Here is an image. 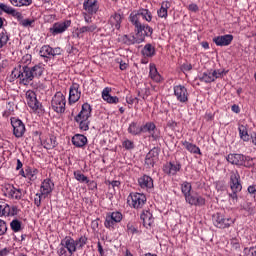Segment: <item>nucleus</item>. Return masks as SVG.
Here are the masks:
<instances>
[{
	"label": "nucleus",
	"instance_id": "1",
	"mask_svg": "<svg viewBox=\"0 0 256 256\" xmlns=\"http://www.w3.org/2000/svg\"><path fill=\"white\" fill-rule=\"evenodd\" d=\"M141 19L151 22L153 15L148 9H140L137 12L130 14V22L135 27L136 37L134 35H122L118 39L120 43L124 45H135V43H143V26L141 25Z\"/></svg>",
	"mask_w": 256,
	"mask_h": 256
},
{
	"label": "nucleus",
	"instance_id": "2",
	"mask_svg": "<svg viewBox=\"0 0 256 256\" xmlns=\"http://www.w3.org/2000/svg\"><path fill=\"white\" fill-rule=\"evenodd\" d=\"M45 68L41 64L34 65L33 67H29L27 65L20 66L19 69H14L12 71V75L19 79L20 85H31V81L35 79V77H41Z\"/></svg>",
	"mask_w": 256,
	"mask_h": 256
},
{
	"label": "nucleus",
	"instance_id": "3",
	"mask_svg": "<svg viewBox=\"0 0 256 256\" xmlns=\"http://www.w3.org/2000/svg\"><path fill=\"white\" fill-rule=\"evenodd\" d=\"M191 189V183H182L181 191L185 197L186 203H189V205H194L195 207H203V205H205V198L200 195H192Z\"/></svg>",
	"mask_w": 256,
	"mask_h": 256
},
{
	"label": "nucleus",
	"instance_id": "4",
	"mask_svg": "<svg viewBox=\"0 0 256 256\" xmlns=\"http://www.w3.org/2000/svg\"><path fill=\"white\" fill-rule=\"evenodd\" d=\"M230 189L232 190V193L229 194L230 197V205L235 206L237 205V193L243 189V186H241V182H239V175L235 172H232L230 176Z\"/></svg>",
	"mask_w": 256,
	"mask_h": 256
},
{
	"label": "nucleus",
	"instance_id": "5",
	"mask_svg": "<svg viewBox=\"0 0 256 256\" xmlns=\"http://www.w3.org/2000/svg\"><path fill=\"white\" fill-rule=\"evenodd\" d=\"M128 205L133 209H143L145 203H147V196L141 193H130L127 198Z\"/></svg>",
	"mask_w": 256,
	"mask_h": 256
},
{
	"label": "nucleus",
	"instance_id": "6",
	"mask_svg": "<svg viewBox=\"0 0 256 256\" xmlns=\"http://www.w3.org/2000/svg\"><path fill=\"white\" fill-rule=\"evenodd\" d=\"M65 105H67V100L62 92H57L51 101V107L55 113H65Z\"/></svg>",
	"mask_w": 256,
	"mask_h": 256
},
{
	"label": "nucleus",
	"instance_id": "7",
	"mask_svg": "<svg viewBox=\"0 0 256 256\" xmlns=\"http://www.w3.org/2000/svg\"><path fill=\"white\" fill-rule=\"evenodd\" d=\"M223 73H225V70H214L213 72H204L202 77L200 78V81H203L204 83H213L215 79H221V77H223Z\"/></svg>",
	"mask_w": 256,
	"mask_h": 256
},
{
	"label": "nucleus",
	"instance_id": "8",
	"mask_svg": "<svg viewBox=\"0 0 256 256\" xmlns=\"http://www.w3.org/2000/svg\"><path fill=\"white\" fill-rule=\"evenodd\" d=\"M174 95L180 103H187L189 101L187 88L183 85L174 86Z\"/></svg>",
	"mask_w": 256,
	"mask_h": 256
},
{
	"label": "nucleus",
	"instance_id": "9",
	"mask_svg": "<svg viewBox=\"0 0 256 256\" xmlns=\"http://www.w3.org/2000/svg\"><path fill=\"white\" fill-rule=\"evenodd\" d=\"M11 125L13 127L15 137L19 138L22 135H25V124H23V121L17 118H11Z\"/></svg>",
	"mask_w": 256,
	"mask_h": 256
},
{
	"label": "nucleus",
	"instance_id": "10",
	"mask_svg": "<svg viewBox=\"0 0 256 256\" xmlns=\"http://www.w3.org/2000/svg\"><path fill=\"white\" fill-rule=\"evenodd\" d=\"M68 27H71V20L57 22L50 28V33H52V35H59L61 33H65Z\"/></svg>",
	"mask_w": 256,
	"mask_h": 256
},
{
	"label": "nucleus",
	"instance_id": "11",
	"mask_svg": "<svg viewBox=\"0 0 256 256\" xmlns=\"http://www.w3.org/2000/svg\"><path fill=\"white\" fill-rule=\"evenodd\" d=\"M141 133H149L154 141H157L160 137L159 133H157V127L153 122H147L145 125L141 126Z\"/></svg>",
	"mask_w": 256,
	"mask_h": 256
},
{
	"label": "nucleus",
	"instance_id": "12",
	"mask_svg": "<svg viewBox=\"0 0 256 256\" xmlns=\"http://www.w3.org/2000/svg\"><path fill=\"white\" fill-rule=\"evenodd\" d=\"M158 159H159V149L153 148L146 155L145 163H146L147 167L151 168V167H154V165H155V163H157Z\"/></svg>",
	"mask_w": 256,
	"mask_h": 256
},
{
	"label": "nucleus",
	"instance_id": "13",
	"mask_svg": "<svg viewBox=\"0 0 256 256\" xmlns=\"http://www.w3.org/2000/svg\"><path fill=\"white\" fill-rule=\"evenodd\" d=\"M83 9L84 13H88V15H95V13L99 11L97 0H85L83 3Z\"/></svg>",
	"mask_w": 256,
	"mask_h": 256
},
{
	"label": "nucleus",
	"instance_id": "14",
	"mask_svg": "<svg viewBox=\"0 0 256 256\" xmlns=\"http://www.w3.org/2000/svg\"><path fill=\"white\" fill-rule=\"evenodd\" d=\"M89 117H91V105L85 103L82 105L80 113L75 117V121L76 123H79L81 119L89 120Z\"/></svg>",
	"mask_w": 256,
	"mask_h": 256
},
{
	"label": "nucleus",
	"instance_id": "15",
	"mask_svg": "<svg viewBox=\"0 0 256 256\" xmlns=\"http://www.w3.org/2000/svg\"><path fill=\"white\" fill-rule=\"evenodd\" d=\"M97 31V24H88L76 29L78 39H81L85 33H95Z\"/></svg>",
	"mask_w": 256,
	"mask_h": 256
},
{
	"label": "nucleus",
	"instance_id": "16",
	"mask_svg": "<svg viewBox=\"0 0 256 256\" xmlns=\"http://www.w3.org/2000/svg\"><path fill=\"white\" fill-rule=\"evenodd\" d=\"M61 245L67 249V251L70 253V255L73 256V253L77 251V247L75 244V240L71 238L70 236H66L62 241Z\"/></svg>",
	"mask_w": 256,
	"mask_h": 256
},
{
	"label": "nucleus",
	"instance_id": "17",
	"mask_svg": "<svg viewBox=\"0 0 256 256\" xmlns=\"http://www.w3.org/2000/svg\"><path fill=\"white\" fill-rule=\"evenodd\" d=\"M163 171L166 175H177L178 171H181V164L170 162L164 165Z\"/></svg>",
	"mask_w": 256,
	"mask_h": 256
},
{
	"label": "nucleus",
	"instance_id": "18",
	"mask_svg": "<svg viewBox=\"0 0 256 256\" xmlns=\"http://www.w3.org/2000/svg\"><path fill=\"white\" fill-rule=\"evenodd\" d=\"M140 219L146 229L151 227L155 221V219L153 218V214H151L149 210H144L140 216Z\"/></svg>",
	"mask_w": 256,
	"mask_h": 256
},
{
	"label": "nucleus",
	"instance_id": "19",
	"mask_svg": "<svg viewBox=\"0 0 256 256\" xmlns=\"http://www.w3.org/2000/svg\"><path fill=\"white\" fill-rule=\"evenodd\" d=\"M102 99L106 101V103L117 104L119 103V98L117 96H111V88L106 87L102 91Z\"/></svg>",
	"mask_w": 256,
	"mask_h": 256
},
{
	"label": "nucleus",
	"instance_id": "20",
	"mask_svg": "<svg viewBox=\"0 0 256 256\" xmlns=\"http://www.w3.org/2000/svg\"><path fill=\"white\" fill-rule=\"evenodd\" d=\"M81 99V92L79 91V85L74 84L70 88L69 103H77Z\"/></svg>",
	"mask_w": 256,
	"mask_h": 256
},
{
	"label": "nucleus",
	"instance_id": "21",
	"mask_svg": "<svg viewBox=\"0 0 256 256\" xmlns=\"http://www.w3.org/2000/svg\"><path fill=\"white\" fill-rule=\"evenodd\" d=\"M138 183L142 189H153V178L144 175L138 179Z\"/></svg>",
	"mask_w": 256,
	"mask_h": 256
},
{
	"label": "nucleus",
	"instance_id": "22",
	"mask_svg": "<svg viewBox=\"0 0 256 256\" xmlns=\"http://www.w3.org/2000/svg\"><path fill=\"white\" fill-rule=\"evenodd\" d=\"M27 104L31 109H39V100H37V95L34 92H27Z\"/></svg>",
	"mask_w": 256,
	"mask_h": 256
},
{
	"label": "nucleus",
	"instance_id": "23",
	"mask_svg": "<svg viewBox=\"0 0 256 256\" xmlns=\"http://www.w3.org/2000/svg\"><path fill=\"white\" fill-rule=\"evenodd\" d=\"M72 144L75 147H85L87 145V137L83 134H76L72 137Z\"/></svg>",
	"mask_w": 256,
	"mask_h": 256
},
{
	"label": "nucleus",
	"instance_id": "24",
	"mask_svg": "<svg viewBox=\"0 0 256 256\" xmlns=\"http://www.w3.org/2000/svg\"><path fill=\"white\" fill-rule=\"evenodd\" d=\"M53 191V182L47 179L42 182L41 185V195H49Z\"/></svg>",
	"mask_w": 256,
	"mask_h": 256
},
{
	"label": "nucleus",
	"instance_id": "25",
	"mask_svg": "<svg viewBox=\"0 0 256 256\" xmlns=\"http://www.w3.org/2000/svg\"><path fill=\"white\" fill-rule=\"evenodd\" d=\"M182 145L185 147V149H187V151H189V153L201 155V149H199L197 145L187 141H184Z\"/></svg>",
	"mask_w": 256,
	"mask_h": 256
},
{
	"label": "nucleus",
	"instance_id": "26",
	"mask_svg": "<svg viewBox=\"0 0 256 256\" xmlns=\"http://www.w3.org/2000/svg\"><path fill=\"white\" fill-rule=\"evenodd\" d=\"M150 78L156 83H161V74L157 71V68L154 65H150Z\"/></svg>",
	"mask_w": 256,
	"mask_h": 256
},
{
	"label": "nucleus",
	"instance_id": "27",
	"mask_svg": "<svg viewBox=\"0 0 256 256\" xmlns=\"http://www.w3.org/2000/svg\"><path fill=\"white\" fill-rule=\"evenodd\" d=\"M214 225L218 227L219 229L225 228V218L219 213L215 214L213 216Z\"/></svg>",
	"mask_w": 256,
	"mask_h": 256
},
{
	"label": "nucleus",
	"instance_id": "28",
	"mask_svg": "<svg viewBox=\"0 0 256 256\" xmlns=\"http://www.w3.org/2000/svg\"><path fill=\"white\" fill-rule=\"evenodd\" d=\"M122 19H123V17H121L120 14H114L110 18V24L112 25V27L114 26L116 29H121Z\"/></svg>",
	"mask_w": 256,
	"mask_h": 256
},
{
	"label": "nucleus",
	"instance_id": "29",
	"mask_svg": "<svg viewBox=\"0 0 256 256\" xmlns=\"http://www.w3.org/2000/svg\"><path fill=\"white\" fill-rule=\"evenodd\" d=\"M142 55H144V57H153V55H155V47L151 44H146L142 49Z\"/></svg>",
	"mask_w": 256,
	"mask_h": 256
},
{
	"label": "nucleus",
	"instance_id": "30",
	"mask_svg": "<svg viewBox=\"0 0 256 256\" xmlns=\"http://www.w3.org/2000/svg\"><path fill=\"white\" fill-rule=\"evenodd\" d=\"M171 7L169 2H163L161 8L158 10V17L167 19V9Z\"/></svg>",
	"mask_w": 256,
	"mask_h": 256
},
{
	"label": "nucleus",
	"instance_id": "31",
	"mask_svg": "<svg viewBox=\"0 0 256 256\" xmlns=\"http://www.w3.org/2000/svg\"><path fill=\"white\" fill-rule=\"evenodd\" d=\"M242 158L243 156L240 154H230L226 159L228 163H231L232 165H239Z\"/></svg>",
	"mask_w": 256,
	"mask_h": 256
},
{
	"label": "nucleus",
	"instance_id": "32",
	"mask_svg": "<svg viewBox=\"0 0 256 256\" xmlns=\"http://www.w3.org/2000/svg\"><path fill=\"white\" fill-rule=\"evenodd\" d=\"M128 133L131 135H141V127L136 122H132L128 127Z\"/></svg>",
	"mask_w": 256,
	"mask_h": 256
},
{
	"label": "nucleus",
	"instance_id": "33",
	"mask_svg": "<svg viewBox=\"0 0 256 256\" xmlns=\"http://www.w3.org/2000/svg\"><path fill=\"white\" fill-rule=\"evenodd\" d=\"M106 219H111L116 223H121L123 214H121V212H112L111 214H107Z\"/></svg>",
	"mask_w": 256,
	"mask_h": 256
},
{
	"label": "nucleus",
	"instance_id": "34",
	"mask_svg": "<svg viewBox=\"0 0 256 256\" xmlns=\"http://www.w3.org/2000/svg\"><path fill=\"white\" fill-rule=\"evenodd\" d=\"M53 48H51L49 45H44L40 49V57H49L52 55Z\"/></svg>",
	"mask_w": 256,
	"mask_h": 256
},
{
	"label": "nucleus",
	"instance_id": "35",
	"mask_svg": "<svg viewBox=\"0 0 256 256\" xmlns=\"http://www.w3.org/2000/svg\"><path fill=\"white\" fill-rule=\"evenodd\" d=\"M140 25L142 26V35L143 37V41H145V37H151V35H153V28H151L149 25H143L140 22Z\"/></svg>",
	"mask_w": 256,
	"mask_h": 256
},
{
	"label": "nucleus",
	"instance_id": "36",
	"mask_svg": "<svg viewBox=\"0 0 256 256\" xmlns=\"http://www.w3.org/2000/svg\"><path fill=\"white\" fill-rule=\"evenodd\" d=\"M21 225H22V222L19 221L18 219H14L10 223V227L12 231H14V233H19V231H21L22 229Z\"/></svg>",
	"mask_w": 256,
	"mask_h": 256
},
{
	"label": "nucleus",
	"instance_id": "37",
	"mask_svg": "<svg viewBox=\"0 0 256 256\" xmlns=\"http://www.w3.org/2000/svg\"><path fill=\"white\" fill-rule=\"evenodd\" d=\"M74 177L76 181H79L80 183H89V178H87L85 174L81 173V171H75Z\"/></svg>",
	"mask_w": 256,
	"mask_h": 256
},
{
	"label": "nucleus",
	"instance_id": "38",
	"mask_svg": "<svg viewBox=\"0 0 256 256\" xmlns=\"http://www.w3.org/2000/svg\"><path fill=\"white\" fill-rule=\"evenodd\" d=\"M42 145L45 149H54V147L57 146V142L53 138H48L42 143Z\"/></svg>",
	"mask_w": 256,
	"mask_h": 256
},
{
	"label": "nucleus",
	"instance_id": "39",
	"mask_svg": "<svg viewBox=\"0 0 256 256\" xmlns=\"http://www.w3.org/2000/svg\"><path fill=\"white\" fill-rule=\"evenodd\" d=\"M74 241H75L76 249H83V247L87 245V237L85 236H81L80 238Z\"/></svg>",
	"mask_w": 256,
	"mask_h": 256
},
{
	"label": "nucleus",
	"instance_id": "40",
	"mask_svg": "<svg viewBox=\"0 0 256 256\" xmlns=\"http://www.w3.org/2000/svg\"><path fill=\"white\" fill-rule=\"evenodd\" d=\"M7 213H9V204L0 201V217H7Z\"/></svg>",
	"mask_w": 256,
	"mask_h": 256
},
{
	"label": "nucleus",
	"instance_id": "41",
	"mask_svg": "<svg viewBox=\"0 0 256 256\" xmlns=\"http://www.w3.org/2000/svg\"><path fill=\"white\" fill-rule=\"evenodd\" d=\"M233 236L230 238V244L234 249H239V240L236 238L237 237V230L233 229L232 230Z\"/></svg>",
	"mask_w": 256,
	"mask_h": 256
},
{
	"label": "nucleus",
	"instance_id": "42",
	"mask_svg": "<svg viewBox=\"0 0 256 256\" xmlns=\"http://www.w3.org/2000/svg\"><path fill=\"white\" fill-rule=\"evenodd\" d=\"M8 41H9V35H7V32L0 33V49H3V47L7 45Z\"/></svg>",
	"mask_w": 256,
	"mask_h": 256
},
{
	"label": "nucleus",
	"instance_id": "43",
	"mask_svg": "<svg viewBox=\"0 0 256 256\" xmlns=\"http://www.w3.org/2000/svg\"><path fill=\"white\" fill-rule=\"evenodd\" d=\"M244 211H247V213H249V215H255V205H253V203L248 202L246 203V205L243 207Z\"/></svg>",
	"mask_w": 256,
	"mask_h": 256
},
{
	"label": "nucleus",
	"instance_id": "44",
	"mask_svg": "<svg viewBox=\"0 0 256 256\" xmlns=\"http://www.w3.org/2000/svg\"><path fill=\"white\" fill-rule=\"evenodd\" d=\"M239 133H240V137H241V139H243V141H249V134L247 133V128H245V126L239 127Z\"/></svg>",
	"mask_w": 256,
	"mask_h": 256
},
{
	"label": "nucleus",
	"instance_id": "45",
	"mask_svg": "<svg viewBox=\"0 0 256 256\" xmlns=\"http://www.w3.org/2000/svg\"><path fill=\"white\" fill-rule=\"evenodd\" d=\"M149 95H151V90L149 87H145L144 89L138 91V96L142 97V99H147Z\"/></svg>",
	"mask_w": 256,
	"mask_h": 256
},
{
	"label": "nucleus",
	"instance_id": "46",
	"mask_svg": "<svg viewBox=\"0 0 256 256\" xmlns=\"http://www.w3.org/2000/svg\"><path fill=\"white\" fill-rule=\"evenodd\" d=\"M79 127L82 131H89V120L81 119L79 121Z\"/></svg>",
	"mask_w": 256,
	"mask_h": 256
},
{
	"label": "nucleus",
	"instance_id": "47",
	"mask_svg": "<svg viewBox=\"0 0 256 256\" xmlns=\"http://www.w3.org/2000/svg\"><path fill=\"white\" fill-rule=\"evenodd\" d=\"M8 15H12V17H15L18 21H22L23 19V14H21V12H17L14 8L10 10Z\"/></svg>",
	"mask_w": 256,
	"mask_h": 256
},
{
	"label": "nucleus",
	"instance_id": "48",
	"mask_svg": "<svg viewBox=\"0 0 256 256\" xmlns=\"http://www.w3.org/2000/svg\"><path fill=\"white\" fill-rule=\"evenodd\" d=\"M58 255L59 256H72L70 252H67V248L61 244L58 249Z\"/></svg>",
	"mask_w": 256,
	"mask_h": 256
},
{
	"label": "nucleus",
	"instance_id": "49",
	"mask_svg": "<svg viewBox=\"0 0 256 256\" xmlns=\"http://www.w3.org/2000/svg\"><path fill=\"white\" fill-rule=\"evenodd\" d=\"M214 43L219 47H223L225 45V36H218L213 39Z\"/></svg>",
	"mask_w": 256,
	"mask_h": 256
},
{
	"label": "nucleus",
	"instance_id": "50",
	"mask_svg": "<svg viewBox=\"0 0 256 256\" xmlns=\"http://www.w3.org/2000/svg\"><path fill=\"white\" fill-rule=\"evenodd\" d=\"M19 213V209L17 208V206H9V213L6 214V217H13L15 215H17Z\"/></svg>",
	"mask_w": 256,
	"mask_h": 256
},
{
	"label": "nucleus",
	"instance_id": "51",
	"mask_svg": "<svg viewBox=\"0 0 256 256\" xmlns=\"http://www.w3.org/2000/svg\"><path fill=\"white\" fill-rule=\"evenodd\" d=\"M7 233V223L0 219V236Z\"/></svg>",
	"mask_w": 256,
	"mask_h": 256
},
{
	"label": "nucleus",
	"instance_id": "52",
	"mask_svg": "<svg viewBox=\"0 0 256 256\" xmlns=\"http://www.w3.org/2000/svg\"><path fill=\"white\" fill-rule=\"evenodd\" d=\"M123 147H125V149L131 150V149H135V144L131 140H125L123 142Z\"/></svg>",
	"mask_w": 256,
	"mask_h": 256
},
{
	"label": "nucleus",
	"instance_id": "53",
	"mask_svg": "<svg viewBox=\"0 0 256 256\" xmlns=\"http://www.w3.org/2000/svg\"><path fill=\"white\" fill-rule=\"evenodd\" d=\"M17 188L13 187V186H9L7 188V191H6V195H8V197H11L12 199L15 198V191H16Z\"/></svg>",
	"mask_w": 256,
	"mask_h": 256
},
{
	"label": "nucleus",
	"instance_id": "54",
	"mask_svg": "<svg viewBox=\"0 0 256 256\" xmlns=\"http://www.w3.org/2000/svg\"><path fill=\"white\" fill-rule=\"evenodd\" d=\"M116 222H114L112 219L106 218L104 225L107 229H113L115 227Z\"/></svg>",
	"mask_w": 256,
	"mask_h": 256
},
{
	"label": "nucleus",
	"instance_id": "55",
	"mask_svg": "<svg viewBox=\"0 0 256 256\" xmlns=\"http://www.w3.org/2000/svg\"><path fill=\"white\" fill-rule=\"evenodd\" d=\"M0 9L2 12L7 13L9 15L10 11L13 9L10 6H7L6 4L0 3Z\"/></svg>",
	"mask_w": 256,
	"mask_h": 256
},
{
	"label": "nucleus",
	"instance_id": "56",
	"mask_svg": "<svg viewBox=\"0 0 256 256\" xmlns=\"http://www.w3.org/2000/svg\"><path fill=\"white\" fill-rule=\"evenodd\" d=\"M83 17H84V20H85V23H87L88 25L90 23H92V17H93V14H89L87 12H83Z\"/></svg>",
	"mask_w": 256,
	"mask_h": 256
},
{
	"label": "nucleus",
	"instance_id": "57",
	"mask_svg": "<svg viewBox=\"0 0 256 256\" xmlns=\"http://www.w3.org/2000/svg\"><path fill=\"white\" fill-rule=\"evenodd\" d=\"M20 24H22L23 27H31L35 21L30 20V19H25V20H20Z\"/></svg>",
	"mask_w": 256,
	"mask_h": 256
},
{
	"label": "nucleus",
	"instance_id": "58",
	"mask_svg": "<svg viewBox=\"0 0 256 256\" xmlns=\"http://www.w3.org/2000/svg\"><path fill=\"white\" fill-rule=\"evenodd\" d=\"M246 256H256V247H251L250 249H245Z\"/></svg>",
	"mask_w": 256,
	"mask_h": 256
},
{
	"label": "nucleus",
	"instance_id": "59",
	"mask_svg": "<svg viewBox=\"0 0 256 256\" xmlns=\"http://www.w3.org/2000/svg\"><path fill=\"white\" fill-rule=\"evenodd\" d=\"M248 193L253 195L254 199L256 197V185H251L248 187Z\"/></svg>",
	"mask_w": 256,
	"mask_h": 256
},
{
	"label": "nucleus",
	"instance_id": "60",
	"mask_svg": "<svg viewBox=\"0 0 256 256\" xmlns=\"http://www.w3.org/2000/svg\"><path fill=\"white\" fill-rule=\"evenodd\" d=\"M86 183L91 191H93V189H97V182L88 180Z\"/></svg>",
	"mask_w": 256,
	"mask_h": 256
},
{
	"label": "nucleus",
	"instance_id": "61",
	"mask_svg": "<svg viewBox=\"0 0 256 256\" xmlns=\"http://www.w3.org/2000/svg\"><path fill=\"white\" fill-rule=\"evenodd\" d=\"M231 41H233V35L226 34L225 35V45H231Z\"/></svg>",
	"mask_w": 256,
	"mask_h": 256
},
{
	"label": "nucleus",
	"instance_id": "62",
	"mask_svg": "<svg viewBox=\"0 0 256 256\" xmlns=\"http://www.w3.org/2000/svg\"><path fill=\"white\" fill-rule=\"evenodd\" d=\"M34 203L37 207H41V194H36L34 199Z\"/></svg>",
	"mask_w": 256,
	"mask_h": 256
},
{
	"label": "nucleus",
	"instance_id": "63",
	"mask_svg": "<svg viewBox=\"0 0 256 256\" xmlns=\"http://www.w3.org/2000/svg\"><path fill=\"white\" fill-rule=\"evenodd\" d=\"M182 71H191L193 69V66L189 63L183 64L181 67Z\"/></svg>",
	"mask_w": 256,
	"mask_h": 256
},
{
	"label": "nucleus",
	"instance_id": "64",
	"mask_svg": "<svg viewBox=\"0 0 256 256\" xmlns=\"http://www.w3.org/2000/svg\"><path fill=\"white\" fill-rule=\"evenodd\" d=\"M22 61H23V63H26V65L28 63H31V55L30 54H26L25 56H23Z\"/></svg>",
	"mask_w": 256,
	"mask_h": 256
}]
</instances>
